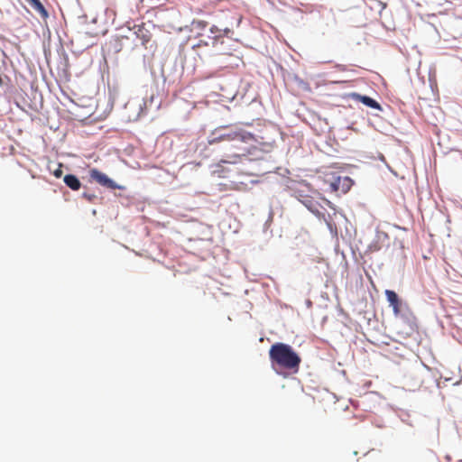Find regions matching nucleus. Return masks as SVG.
Listing matches in <instances>:
<instances>
[{
	"instance_id": "9d476101",
	"label": "nucleus",
	"mask_w": 462,
	"mask_h": 462,
	"mask_svg": "<svg viewBox=\"0 0 462 462\" xmlns=\"http://www.w3.org/2000/svg\"><path fill=\"white\" fill-rule=\"evenodd\" d=\"M29 5L40 14L41 17L43 19L48 18L49 14L46 8L43 6V5L41 3L40 0H26Z\"/></svg>"
},
{
	"instance_id": "6e6552de",
	"label": "nucleus",
	"mask_w": 462,
	"mask_h": 462,
	"mask_svg": "<svg viewBox=\"0 0 462 462\" xmlns=\"http://www.w3.org/2000/svg\"><path fill=\"white\" fill-rule=\"evenodd\" d=\"M353 97L356 100L361 102L362 104L365 105L366 106H369L371 108L377 109V110H382V106H380V104L376 100L373 99L370 97L362 96L360 94H354Z\"/></svg>"
},
{
	"instance_id": "423d86ee",
	"label": "nucleus",
	"mask_w": 462,
	"mask_h": 462,
	"mask_svg": "<svg viewBox=\"0 0 462 462\" xmlns=\"http://www.w3.org/2000/svg\"><path fill=\"white\" fill-rule=\"evenodd\" d=\"M384 293L390 306L393 308L394 316H399L401 313L402 301L400 300L397 293L391 290H386Z\"/></svg>"
},
{
	"instance_id": "20e7f679",
	"label": "nucleus",
	"mask_w": 462,
	"mask_h": 462,
	"mask_svg": "<svg viewBox=\"0 0 462 462\" xmlns=\"http://www.w3.org/2000/svg\"><path fill=\"white\" fill-rule=\"evenodd\" d=\"M325 182L328 184L330 191L346 193L353 185V180L348 176H338L335 173H328Z\"/></svg>"
},
{
	"instance_id": "f8f14e48",
	"label": "nucleus",
	"mask_w": 462,
	"mask_h": 462,
	"mask_svg": "<svg viewBox=\"0 0 462 462\" xmlns=\"http://www.w3.org/2000/svg\"><path fill=\"white\" fill-rule=\"evenodd\" d=\"M83 197L86 198L88 201H92L96 198V196L94 194H88V193H84Z\"/></svg>"
},
{
	"instance_id": "9b49d317",
	"label": "nucleus",
	"mask_w": 462,
	"mask_h": 462,
	"mask_svg": "<svg viewBox=\"0 0 462 462\" xmlns=\"http://www.w3.org/2000/svg\"><path fill=\"white\" fill-rule=\"evenodd\" d=\"M62 173H63V171H62V164L60 163L58 165V168L56 170L53 171V175L56 177V178H60L62 176Z\"/></svg>"
},
{
	"instance_id": "1a4fd4ad",
	"label": "nucleus",
	"mask_w": 462,
	"mask_h": 462,
	"mask_svg": "<svg viewBox=\"0 0 462 462\" xmlns=\"http://www.w3.org/2000/svg\"><path fill=\"white\" fill-rule=\"evenodd\" d=\"M65 184L72 190H79L81 187V182L77 176L73 174H68L63 179Z\"/></svg>"
},
{
	"instance_id": "7ed1b4c3",
	"label": "nucleus",
	"mask_w": 462,
	"mask_h": 462,
	"mask_svg": "<svg viewBox=\"0 0 462 462\" xmlns=\"http://www.w3.org/2000/svg\"><path fill=\"white\" fill-rule=\"evenodd\" d=\"M214 137L209 140L210 144L225 143H254L256 142L255 136L238 126L226 127L222 126L213 133Z\"/></svg>"
},
{
	"instance_id": "4468645a",
	"label": "nucleus",
	"mask_w": 462,
	"mask_h": 462,
	"mask_svg": "<svg viewBox=\"0 0 462 462\" xmlns=\"http://www.w3.org/2000/svg\"><path fill=\"white\" fill-rule=\"evenodd\" d=\"M306 206L309 208V209H310V211H312V212H314V211H315V209L312 208V206H311V205H307V204H306Z\"/></svg>"
},
{
	"instance_id": "f03ea898",
	"label": "nucleus",
	"mask_w": 462,
	"mask_h": 462,
	"mask_svg": "<svg viewBox=\"0 0 462 462\" xmlns=\"http://www.w3.org/2000/svg\"><path fill=\"white\" fill-rule=\"evenodd\" d=\"M252 143H228L224 148L226 153L224 158L215 166L213 174L218 178L229 177L228 172L231 171L230 165H236L242 162L244 158H247L250 152L249 145Z\"/></svg>"
},
{
	"instance_id": "f257e3e1",
	"label": "nucleus",
	"mask_w": 462,
	"mask_h": 462,
	"mask_svg": "<svg viewBox=\"0 0 462 462\" xmlns=\"http://www.w3.org/2000/svg\"><path fill=\"white\" fill-rule=\"evenodd\" d=\"M269 358L272 367L277 374L281 370H286L291 374H297L300 370L301 357L294 349L285 343H275L269 349Z\"/></svg>"
},
{
	"instance_id": "0eeeda50",
	"label": "nucleus",
	"mask_w": 462,
	"mask_h": 462,
	"mask_svg": "<svg viewBox=\"0 0 462 462\" xmlns=\"http://www.w3.org/2000/svg\"><path fill=\"white\" fill-rule=\"evenodd\" d=\"M134 33L136 37L142 42V44L146 47V44L152 39V33L143 24L135 27Z\"/></svg>"
},
{
	"instance_id": "dca6fc26",
	"label": "nucleus",
	"mask_w": 462,
	"mask_h": 462,
	"mask_svg": "<svg viewBox=\"0 0 462 462\" xmlns=\"http://www.w3.org/2000/svg\"><path fill=\"white\" fill-rule=\"evenodd\" d=\"M3 83V80H2V78L0 77V86L2 85Z\"/></svg>"
},
{
	"instance_id": "ddd939ff",
	"label": "nucleus",
	"mask_w": 462,
	"mask_h": 462,
	"mask_svg": "<svg viewBox=\"0 0 462 462\" xmlns=\"http://www.w3.org/2000/svg\"><path fill=\"white\" fill-rule=\"evenodd\" d=\"M210 32H211L212 33H217V32H220V30H219L217 26L213 25V26L210 28Z\"/></svg>"
},
{
	"instance_id": "39448f33",
	"label": "nucleus",
	"mask_w": 462,
	"mask_h": 462,
	"mask_svg": "<svg viewBox=\"0 0 462 462\" xmlns=\"http://www.w3.org/2000/svg\"><path fill=\"white\" fill-rule=\"evenodd\" d=\"M89 177L91 180L97 181L103 187H106L110 189H123L122 186L117 185L113 180H111L107 175L101 172L97 169L94 168L89 171Z\"/></svg>"
},
{
	"instance_id": "2eb2a0df",
	"label": "nucleus",
	"mask_w": 462,
	"mask_h": 462,
	"mask_svg": "<svg viewBox=\"0 0 462 462\" xmlns=\"http://www.w3.org/2000/svg\"><path fill=\"white\" fill-rule=\"evenodd\" d=\"M224 32H225V34H227V33H229L230 30H229L228 28H226V29L224 30Z\"/></svg>"
}]
</instances>
